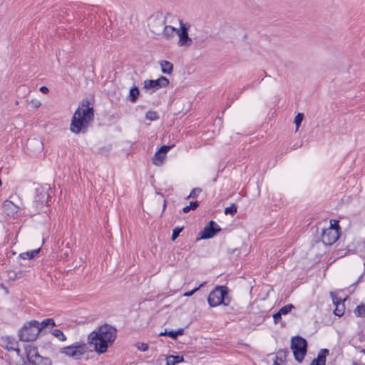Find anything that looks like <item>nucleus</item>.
Wrapping results in <instances>:
<instances>
[{"instance_id": "f3484780", "label": "nucleus", "mask_w": 365, "mask_h": 365, "mask_svg": "<svg viewBox=\"0 0 365 365\" xmlns=\"http://www.w3.org/2000/svg\"><path fill=\"white\" fill-rule=\"evenodd\" d=\"M162 35L164 38L169 39L174 36L175 33L177 34L178 29H175L172 26H165L162 29Z\"/></svg>"}, {"instance_id": "2eb2a0df", "label": "nucleus", "mask_w": 365, "mask_h": 365, "mask_svg": "<svg viewBox=\"0 0 365 365\" xmlns=\"http://www.w3.org/2000/svg\"><path fill=\"white\" fill-rule=\"evenodd\" d=\"M329 352V351L327 349H321L317 357L313 359L314 362L320 365H326V357Z\"/></svg>"}, {"instance_id": "473e14b6", "label": "nucleus", "mask_w": 365, "mask_h": 365, "mask_svg": "<svg viewBox=\"0 0 365 365\" xmlns=\"http://www.w3.org/2000/svg\"><path fill=\"white\" fill-rule=\"evenodd\" d=\"M294 308V306L292 304H288L284 307H282L278 312L284 315L288 314L291 310Z\"/></svg>"}, {"instance_id": "6e6552de", "label": "nucleus", "mask_w": 365, "mask_h": 365, "mask_svg": "<svg viewBox=\"0 0 365 365\" xmlns=\"http://www.w3.org/2000/svg\"><path fill=\"white\" fill-rule=\"evenodd\" d=\"M339 237L338 229L334 227H328L322 230V242L326 245H333Z\"/></svg>"}, {"instance_id": "4c0bfd02", "label": "nucleus", "mask_w": 365, "mask_h": 365, "mask_svg": "<svg viewBox=\"0 0 365 365\" xmlns=\"http://www.w3.org/2000/svg\"><path fill=\"white\" fill-rule=\"evenodd\" d=\"M203 285H204V283H202V284H200V286H199V287H197L195 288V289H192V291H190V292H185V293L184 294V296H185V297H190V296H192L195 292H196L197 290H199L200 287H203Z\"/></svg>"}, {"instance_id": "0eeeda50", "label": "nucleus", "mask_w": 365, "mask_h": 365, "mask_svg": "<svg viewBox=\"0 0 365 365\" xmlns=\"http://www.w3.org/2000/svg\"><path fill=\"white\" fill-rule=\"evenodd\" d=\"M87 351L88 347L86 344L78 342L61 349V354L76 359H80Z\"/></svg>"}, {"instance_id": "9d476101", "label": "nucleus", "mask_w": 365, "mask_h": 365, "mask_svg": "<svg viewBox=\"0 0 365 365\" xmlns=\"http://www.w3.org/2000/svg\"><path fill=\"white\" fill-rule=\"evenodd\" d=\"M188 28L185 24L180 21V29L177 31V34L179 36L178 46H190L192 45V40L188 36Z\"/></svg>"}, {"instance_id": "a18cd8bd", "label": "nucleus", "mask_w": 365, "mask_h": 365, "mask_svg": "<svg viewBox=\"0 0 365 365\" xmlns=\"http://www.w3.org/2000/svg\"><path fill=\"white\" fill-rule=\"evenodd\" d=\"M34 106L36 107V108H38L40 106H41V102L38 101H34Z\"/></svg>"}, {"instance_id": "c85d7f7f", "label": "nucleus", "mask_w": 365, "mask_h": 365, "mask_svg": "<svg viewBox=\"0 0 365 365\" xmlns=\"http://www.w3.org/2000/svg\"><path fill=\"white\" fill-rule=\"evenodd\" d=\"M344 304H336V308L334 310V313L336 316H338V317H341L344 314Z\"/></svg>"}, {"instance_id": "f03ea898", "label": "nucleus", "mask_w": 365, "mask_h": 365, "mask_svg": "<svg viewBox=\"0 0 365 365\" xmlns=\"http://www.w3.org/2000/svg\"><path fill=\"white\" fill-rule=\"evenodd\" d=\"M93 120V108L89 106L88 100H83L71 118L70 130L75 134L86 133Z\"/></svg>"}, {"instance_id": "f257e3e1", "label": "nucleus", "mask_w": 365, "mask_h": 365, "mask_svg": "<svg viewBox=\"0 0 365 365\" xmlns=\"http://www.w3.org/2000/svg\"><path fill=\"white\" fill-rule=\"evenodd\" d=\"M117 336V330L110 324H105L93 331L88 336V343L93 346L98 354L105 353Z\"/></svg>"}, {"instance_id": "8fccbe9b", "label": "nucleus", "mask_w": 365, "mask_h": 365, "mask_svg": "<svg viewBox=\"0 0 365 365\" xmlns=\"http://www.w3.org/2000/svg\"><path fill=\"white\" fill-rule=\"evenodd\" d=\"M1 185V180L0 179V185Z\"/></svg>"}, {"instance_id": "09e8293b", "label": "nucleus", "mask_w": 365, "mask_h": 365, "mask_svg": "<svg viewBox=\"0 0 365 365\" xmlns=\"http://www.w3.org/2000/svg\"><path fill=\"white\" fill-rule=\"evenodd\" d=\"M165 207H166V201L165 200L164 201V205H163V210L165 209Z\"/></svg>"}, {"instance_id": "c03bdc74", "label": "nucleus", "mask_w": 365, "mask_h": 365, "mask_svg": "<svg viewBox=\"0 0 365 365\" xmlns=\"http://www.w3.org/2000/svg\"><path fill=\"white\" fill-rule=\"evenodd\" d=\"M40 91H41V93H44V94H46V93H48L49 90H48V88L47 87H46V86H41V87L40 88Z\"/></svg>"}, {"instance_id": "c9c22d12", "label": "nucleus", "mask_w": 365, "mask_h": 365, "mask_svg": "<svg viewBox=\"0 0 365 365\" xmlns=\"http://www.w3.org/2000/svg\"><path fill=\"white\" fill-rule=\"evenodd\" d=\"M202 192V189L200 187H195L192 190L187 197H197V195Z\"/></svg>"}, {"instance_id": "dca6fc26", "label": "nucleus", "mask_w": 365, "mask_h": 365, "mask_svg": "<svg viewBox=\"0 0 365 365\" xmlns=\"http://www.w3.org/2000/svg\"><path fill=\"white\" fill-rule=\"evenodd\" d=\"M184 334V329L179 328L178 330H165L163 332L159 334L160 336H168L173 339H176L178 336H181Z\"/></svg>"}, {"instance_id": "bb28decb", "label": "nucleus", "mask_w": 365, "mask_h": 365, "mask_svg": "<svg viewBox=\"0 0 365 365\" xmlns=\"http://www.w3.org/2000/svg\"><path fill=\"white\" fill-rule=\"evenodd\" d=\"M6 349L8 351H15L18 354L20 353V349L18 348L17 344L15 341H9L6 346Z\"/></svg>"}, {"instance_id": "a19ab883", "label": "nucleus", "mask_w": 365, "mask_h": 365, "mask_svg": "<svg viewBox=\"0 0 365 365\" xmlns=\"http://www.w3.org/2000/svg\"><path fill=\"white\" fill-rule=\"evenodd\" d=\"M329 227H334L338 229V231L339 232V221L335 220H330V225Z\"/></svg>"}, {"instance_id": "cd10ccee", "label": "nucleus", "mask_w": 365, "mask_h": 365, "mask_svg": "<svg viewBox=\"0 0 365 365\" xmlns=\"http://www.w3.org/2000/svg\"><path fill=\"white\" fill-rule=\"evenodd\" d=\"M237 207L235 204H232L231 206L227 207L225 209V213L226 215H235L237 213Z\"/></svg>"}, {"instance_id": "4468645a", "label": "nucleus", "mask_w": 365, "mask_h": 365, "mask_svg": "<svg viewBox=\"0 0 365 365\" xmlns=\"http://www.w3.org/2000/svg\"><path fill=\"white\" fill-rule=\"evenodd\" d=\"M24 349L26 358L31 364L33 363L34 359H36L35 358L40 356L37 351V348L35 346L27 345L25 346Z\"/></svg>"}, {"instance_id": "e433bc0d", "label": "nucleus", "mask_w": 365, "mask_h": 365, "mask_svg": "<svg viewBox=\"0 0 365 365\" xmlns=\"http://www.w3.org/2000/svg\"><path fill=\"white\" fill-rule=\"evenodd\" d=\"M287 351L284 350H280L277 352V354L276 356V359H279L280 361H283L284 359L287 356Z\"/></svg>"}, {"instance_id": "aec40b11", "label": "nucleus", "mask_w": 365, "mask_h": 365, "mask_svg": "<svg viewBox=\"0 0 365 365\" xmlns=\"http://www.w3.org/2000/svg\"><path fill=\"white\" fill-rule=\"evenodd\" d=\"M161 71L165 74H171L173 71V65L168 61H161L160 62Z\"/></svg>"}, {"instance_id": "9b49d317", "label": "nucleus", "mask_w": 365, "mask_h": 365, "mask_svg": "<svg viewBox=\"0 0 365 365\" xmlns=\"http://www.w3.org/2000/svg\"><path fill=\"white\" fill-rule=\"evenodd\" d=\"M220 230L221 228L220 226L215 222L211 220L199 235L200 236V239H210L213 237Z\"/></svg>"}, {"instance_id": "a211bd4d", "label": "nucleus", "mask_w": 365, "mask_h": 365, "mask_svg": "<svg viewBox=\"0 0 365 365\" xmlns=\"http://www.w3.org/2000/svg\"><path fill=\"white\" fill-rule=\"evenodd\" d=\"M3 207L6 211H8V215L9 214H15L17 213L19 211V207L14 205L11 201L10 200H6L4 202Z\"/></svg>"}, {"instance_id": "49530a36", "label": "nucleus", "mask_w": 365, "mask_h": 365, "mask_svg": "<svg viewBox=\"0 0 365 365\" xmlns=\"http://www.w3.org/2000/svg\"><path fill=\"white\" fill-rule=\"evenodd\" d=\"M278 359H276V360L274 361V364L272 365H281L278 361Z\"/></svg>"}, {"instance_id": "37998d69", "label": "nucleus", "mask_w": 365, "mask_h": 365, "mask_svg": "<svg viewBox=\"0 0 365 365\" xmlns=\"http://www.w3.org/2000/svg\"><path fill=\"white\" fill-rule=\"evenodd\" d=\"M361 279H362V275H361V276L359 277L358 280H357L356 282L353 283V284L350 286V288H353V289H354V288L356 287V285H357V284L361 282Z\"/></svg>"}, {"instance_id": "7ed1b4c3", "label": "nucleus", "mask_w": 365, "mask_h": 365, "mask_svg": "<svg viewBox=\"0 0 365 365\" xmlns=\"http://www.w3.org/2000/svg\"><path fill=\"white\" fill-rule=\"evenodd\" d=\"M207 302L212 307L219 305L228 306L230 298L228 295V288L226 286H217L208 295Z\"/></svg>"}, {"instance_id": "c756f323", "label": "nucleus", "mask_w": 365, "mask_h": 365, "mask_svg": "<svg viewBox=\"0 0 365 365\" xmlns=\"http://www.w3.org/2000/svg\"><path fill=\"white\" fill-rule=\"evenodd\" d=\"M52 334L58 338L60 341H64L66 340V337L64 334L60 329H54L52 331Z\"/></svg>"}, {"instance_id": "f704fd0d", "label": "nucleus", "mask_w": 365, "mask_h": 365, "mask_svg": "<svg viewBox=\"0 0 365 365\" xmlns=\"http://www.w3.org/2000/svg\"><path fill=\"white\" fill-rule=\"evenodd\" d=\"M182 230H183V227H177L175 229H173L171 240L173 241L175 240Z\"/></svg>"}, {"instance_id": "7c9ffc66", "label": "nucleus", "mask_w": 365, "mask_h": 365, "mask_svg": "<svg viewBox=\"0 0 365 365\" xmlns=\"http://www.w3.org/2000/svg\"><path fill=\"white\" fill-rule=\"evenodd\" d=\"M33 145H36L37 146L38 150H41L43 149V143L41 141L38 140H36V139L29 140L28 141L26 145L29 148V147H30V146H31Z\"/></svg>"}, {"instance_id": "58836bf2", "label": "nucleus", "mask_w": 365, "mask_h": 365, "mask_svg": "<svg viewBox=\"0 0 365 365\" xmlns=\"http://www.w3.org/2000/svg\"><path fill=\"white\" fill-rule=\"evenodd\" d=\"M281 318H282V314L279 312H277V313H275L273 315V319H274V322L275 324L279 323V321L281 320Z\"/></svg>"}, {"instance_id": "39448f33", "label": "nucleus", "mask_w": 365, "mask_h": 365, "mask_svg": "<svg viewBox=\"0 0 365 365\" xmlns=\"http://www.w3.org/2000/svg\"><path fill=\"white\" fill-rule=\"evenodd\" d=\"M307 342L302 336H297L292 338L291 349L296 361L301 363L307 354Z\"/></svg>"}, {"instance_id": "79ce46f5", "label": "nucleus", "mask_w": 365, "mask_h": 365, "mask_svg": "<svg viewBox=\"0 0 365 365\" xmlns=\"http://www.w3.org/2000/svg\"><path fill=\"white\" fill-rule=\"evenodd\" d=\"M331 294L332 296L333 303L335 304V306L336 304H344V302L341 301V299H339L336 297H334L332 293H331Z\"/></svg>"}, {"instance_id": "6ab92c4d", "label": "nucleus", "mask_w": 365, "mask_h": 365, "mask_svg": "<svg viewBox=\"0 0 365 365\" xmlns=\"http://www.w3.org/2000/svg\"><path fill=\"white\" fill-rule=\"evenodd\" d=\"M38 327L39 328V334L43 331L44 329L47 327H53L56 326V323L54 320L51 318L46 319L43 320L41 322H38Z\"/></svg>"}, {"instance_id": "412c9836", "label": "nucleus", "mask_w": 365, "mask_h": 365, "mask_svg": "<svg viewBox=\"0 0 365 365\" xmlns=\"http://www.w3.org/2000/svg\"><path fill=\"white\" fill-rule=\"evenodd\" d=\"M184 359L182 356H174L170 355L166 358V364L167 365H175L178 363L183 361Z\"/></svg>"}, {"instance_id": "ddd939ff", "label": "nucleus", "mask_w": 365, "mask_h": 365, "mask_svg": "<svg viewBox=\"0 0 365 365\" xmlns=\"http://www.w3.org/2000/svg\"><path fill=\"white\" fill-rule=\"evenodd\" d=\"M165 21L158 17H153L150 19L149 24L150 31L155 34H159L163 27L164 26Z\"/></svg>"}, {"instance_id": "a878e982", "label": "nucleus", "mask_w": 365, "mask_h": 365, "mask_svg": "<svg viewBox=\"0 0 365 365\" xmlns=\"http://www.w3.org/2000/svg\"><path fill=\"white\" fill-rule=\"evenodd\" d=\"M198 206H199V202L197 201L191 202L189 205L185 206L182 209V211L184 213H187L192 210H195Z\"/></svg>"}, {"instance_id": "4be33fe9", "label": "nucleus", "mask_w": 365, "mask_h": 365, "mask_svg": "<svg viewBox=\"0 0 365 365\" xmlns=\"http://www.w3.org/2000/svg\"><path fill=\"white\" fill-rule=\"evenodd\" d=\"M35 359L31 363L33 365H52L51 360L48 357H43L40 355Z\"/></svg>"}, {"instance_id": "5701e85b", "label": "nucleus", "mask_w": 365, "mask_h": 365, "mask_svg": "<svg viewBox=\"0 0 365 365\" xmlns=\"http://www.w3.org/2000/svg\"><path fill=\"white\" fill-rule=\"evenodd\" d=\"M140 94L139 89L137 86L132 87L129 92L128 99L132 103H135Z\"/></svg>"}, {"instance_id": "2f4dec72", "label": "nucleus", "mask_w": 365, "mask_h": 365, "mask_svg": "<svg viewBox=\"0 0 365 365\" xmlns=\"http://www.w3.org/2000/svg\"><path fill=\"white\" fill-rule=\"evenodd\" d=\"M304 119V114L302 113H297L294 118V123L296 125V131L299 129L302 120Z\"/></svg>"}, {"instance_id": "20e7f679", "label": "nucleus", "mask_w": 365, "mask_h": 365, "mask_svg": "<svg viewBox=\"0 0 365 365\" xmlns=\"http://www.w3.org/2000/svg\"><path fill=\"white\" fill-rule=\"evenodd\" d=\"M38 326V321L36 320H31L25 324L19 331L20 340L23 341H33L36 340L39 334Z\"/></svg>"}, {"instance_id": "ea45409f", "label": "nucleus", "mask_w": 365, "mask_h": 365, "mask_svg": "<svg viewBox=\"0 0 365 365\" xmlns=\"http://www.w3.org/2000/svg\"><path fill=\"white\" fill-rule=\"evenodd\" d=\"M138 349L142 351H145L148 349V345L145 343H140L138 345Z\"/></svg>"}, {"instance_id": "de8ad7c7", "label": "nucleus", "mask_w": 365, "mask_h": 365, "mask_svg": "<svg viewBox=\"0 0 365 365\" xmlns=\"http://www.w3.org/2000/svg\"><path fill=\"white\" fill-rule=\"evenodd\" d=\"M301 146H302V144H300V145L295 144V145H294V149H296V148H299V147H301Z\"/></svg>"}, {"instance_id": "423d86ee", "label": "nucleus", "mask_w": 365, "mask_h": 365, "mask_svg": "<svg viewBox=\"0 0 365 365\" xmlns=\"http://www.w3.org/2000/svg\"><path fill=\"white\" fill-rule=\"evenodd\" d=\"M49 187H40L36 189V195L33 205L36 212H40L48 206V201L50 197L48 194Z\"/></svg>"}, {"instance_id": "393cba45", "label": "nucleus", "mask_w": 365, "mask_h": 365, "mask_svg": "<svg viewBox=\"0 0 365 365\" xmlns=\"http://www.w3.org/2000/svg\"><path fill=\"white\" fill-rule=\"evenodd\" d=\"M354 314L359 317H365V304L357 306L354 310Z\"/></svg>"}, {"instance_id": "b1692460", "label": "nucleus", "mask_w": 365, "mask_h": 365, "mask_svg": "<svg viewBox=\"0 0 365 365\" xmlns=\"http://www.w3.org/2000/svg\"><path fill=\"white\" fill-rule=\"evenodd\" d=\"M40 251V248H38V249H36V250H33L31 251H29V252H23L21 254H20V257L21 258L24 259H32L34 258Z\"/></svg>"}, {"instance_id": "72a5a7b5", "label": "nucleus", "mask_w": 365, "mask_h": 365, "mask_svg": "<svg viewBox=\"0 0 365 365\" xmlns=\"http://www.w3.org/2000/svg\"><path fill=\"white\" fill-rule=\"evenodd\" d=\"M145 118L150 120H155L159 118V115L155 111H148L145 114Z\"/></svg>"}, {"instance_id": "f8f14e48", "label": "nucleus", "mask_w": 365, "mask_h": 365, "mask_svg": "<svg viewBox=\"0 0 365 365\" xmlns=\"http://www.w3.org/2000/svg\"><path fill=\"white\" fill-rule=\"evenodd\" d=\"M174 145H163L155 153V155L153 158V164L158 165L161 164L163 160L165 158L167 153L173 148Z\"/></svg>"}, {"instance_id": "1a4fd4ad", "label": "nucleus", "mask_w": 365, "mask_h": 365, "mask_svg": "<svg viewBox=\"0 0 365 365\" xmlns=\"http://www.w3.org/2000/svg\"><path fill=\"white\" fill-rule=\"evenodd\" d=\"M169 84V80L165 76H160L156 80H145L143 83V88L145 90H152V92L160 88H165Z\"/></svg>"}]
</instances>
